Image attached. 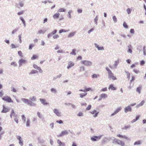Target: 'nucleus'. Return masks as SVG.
Listing matches in <instances>:
<instances>
[{
	"label": "nucleus",
	"instance_id": "f257e3e1",
	"mask_svg": "<svg viewBox=\"0 0 146 146\" xmlns=\"http://www.w3.org/2000/svg\"><path fill=\"white\" fill-rule=\"evenodd\" d=\"M106 69L108 72V78L110 79H112L113 80H116V78L115 76L113 75V74L109 68L107 67L106 68Z\"/></svg>",
	"mask_w": 146,
	"mask_h": 146
},
{
	"label": "nucleus",
	"instance_id": "5fc2aeb1",
	"mask_svg": "<svg viewBox=\"0 0 146 146\" xmlns=\"http://www.w3.org/2000/svg\"><path fill=\"white\" fill-rule=\"evenodd\" d=\"M34 46V45L33 44H30L29 45V50H31L32 49V48Z\"/></svg>",
	"mask_w": 146,
	"mask_h": 146
},
{
	"label": "nucleus",
	"instance_id": "c756f323",
	"mask_svg": "<svg viewBox=\"0 0 146 146\" xmlns=\"http://www.w3.org/2000/svg\"><path fill=\"white\" fill-rule=\"evenodd\" d=\"M38 57V56L36 55H33L32 57L31 58L32 60H34L37 59Z\"/></svg>",
	"mask_w": 146,
	"mask_h": 146
},
{
	"label": "nucleus",
	"instance_id": "393cba45",
	"mask_svg": "<svg viewBox=\"0 0 146 146\" xmlns=\"http://www.w3.org/2000/svg\"><path fill=\"white\" fill-rule=\"evenodd\" d=\"M76 32H74L70 33L68 35V37L70 38L73 36L75 34Z\"/></svg>",
	"mask_w": 146,
	"mask_h": 146
},
{
	"label": "nucleus",
	"instance_id": "79ce46f5",
	"mask_svg": "<svg viewBox=\"0 0 146 146\" xmlns=\"http://www.w3.org/2000/svg\"><path fill=\"white\" fill-rule=\"evenodd\" d=\"M85 88V92H88L90 90H92V88Z\"/></svg>",
	"mask_w": 146,
	"mask_h": 146
},
{
	"label": "nucleus",
	"instance_id": "dca6fc26",
	"mask_svg": "<svg viewBox=\"0 0 146 146\" xmlns=\"http://www.w3.org/2000/svg\"><path fill=\"white\" fill-rule=\"evenodd\" d=\"M40 100L41 103L44 105H47L48 104V103L46 102V100L44 99L40 98Z\"/></svg>",
	"mask_w": 146,
	"mask_h": 146
},
{
	"label": "nucleus",
	"instance_id": "69168bd1",
	"mask_svg": "<svg viewBox=\"0 0 146 146\" xmlns=\"http://www.w3.org/2000/svg\"><path fill=\"white\" fill-rule=\"evenodd\" d=\"M44 33V32L42 31V30H40L38 32V34H40L42 33L43 34Z\"/></svg>",
	"mask_w": 146,
	"mask_h": 146
},
{
	"label": "nucleus",
	"instance_id": "58836bf2",
	"mask_svg": "<svg viewBox=\"0 0 146 146\" xmlns=\"http://www.w3.org/2000/svg\"><path fill=\"white\" fill-rule=\"evenodd\" d=\"M85 70V68L84 66H82L80 67V71L81 72L82 71H84Z\"/></svg>",
	"mask_w": 146,
	"mask_h": 146
},
{
	"label": "nucleus",
	"instance_id": "0e129e2a",
	"mask_svg": "<svg viewBox=\"0 0 146 146\" xmlns=\"http://www.w3.org/2000/svg\"><path fill=\"white\" fill-rule=\"evenodd\" d=\"M37 115L38 116L39 118H41L42 117L41 115L40 112H38L37 113Z\"/></svg>",
	"mask_w": 146,
	"mask_h": 146
},
{
	"label": "nucleus",
	"instance_id": "cd10ccee",
	"mask_svg": "<svg viewBox=\"0 0 146 146\" xmlns=\"http://www.w3.org/2000/svg\"><path fill=\"white\" fill-rule=\"evenodd\" d=\"M128 50L127 52L129 53H131L132 52V46L131 45H129L128 46Z\"/></svg>",
	"mask_w": 146,
	"mask_h": 146
},
{
	"label": "nucleus",
	"instance_id": "9d476101",
	"mask_svg": "<svg viewBox=\"0 0 146 146\" xmlns=\"http://www.w3.org/2000/svg\"><path fill=\"white\" fill-rule=\"evenodd\" d=\"M101 137V136H94L93 137H92L91 138V139L92 141H96L97 139H100Z\"/></svg>",
	"mask_w": 146,
	"mask_h": 146
},
{
	"label": "nucleus",
	"instance_id": "a18cd8bd",
	"mask_svg": "<svg viewBox=\"0 0 146 146\" xmlns=\"http://www.w3.org/2000/svg\"><path fill=\"white\" fill-rule=\"evenodd\" d=\"M20 18L24 26H25V21L23 19L22 17H20Z\"/></svg>",
	"mask_w": 146,
	"mask_h": 146
},
{
	"label": "nucleus",
	"instance_id": "c85d7f7f",
	"mask_svg": "<svg viewBox=\"0 0 146 146\" xmlns=\"http://www.w3.org/2000/svg\"><path fill=\"white\" fill-rule=\"evenodd\" d=\"M69 30L68 29V30H66L65 29H61V30H60L59 31V33H63V32H68V31H69Z\"/></svg>",
	"mask_w": 146,
	"mask_h": 146
},
{
	"label": "nucleus",
	"instance_id": "f03ea898",
	"mask_svg": "<svg viewBox=\"0 0 146 146\" xmlns=\"http://www.w3.org/2000/svg\"><path fill=\"white\" fill-rule=\"evenodd\" d=\"M112 142L113 143H116L121 146H124L125 145V143L124 142L117 139H115L113 140Z\"/></svg>",
	"mask_w": 146,
	"mask_h": 146
},
{
	"label": "nucleus",
	"instance_id": "2f4dec72",
	"mask_svg": "<svg viewBox=\"0 0 146 146\" xmlns=\"http://www.w3.org/2000/svg\"><path fill=\"white\" fill-rule=\"evenodd\" d=\"M30 120L29 119H27L26 122V125L27 127H29L30 125Z\"/></svg>",
	"mask_w": 146,
	"mask_h": 146
},
{
	"label": "nucleus",
	"instance_id": "4be33fe9",
	"mask_svg": "<svg viewBox=\"0 0 146 146\" xmlns=\"http://www.w3.org/2000/svg\"><path fill=\"white\" fill-rule=\"evenodd\" d=\"M96 110H93V111L91 112L90 113L92 114H94V113H95V114L94 115V117H96L97 116L98 114V112L96 113Z\"/></svg>",
	"mask_w": 146,
	"mask_h": 146
},
{
	"label": "nucleus",
	"instance_id": "1a4fd4ad",
	"mask_svg": "<svg viewBox=\"0 0 146 146\" xmlns=\"http://www.w3.org/2000/svg\"><path fill=\"white\" fill-rule=\"evenodd\" d=\"M68 133L67 131H62V132L60 133L59 135L57 136L58 137H61L65 135H66L68 134Z\"/></svg>",
	"mask_w": 146,
	"mask_h": 146
},
{
	"label": "nucleus",
	"instance_id": "9b49d317",
	"mask_svg": "<svg viewBox=\"0 0 146 146\" xmlns=\"http://www.w3.org/2000/svg\"><path fill=\"white\" fill-rule=\"evenodd\" d=\"M33 66L34 68L38 70L40 72L42 73V71L41 68L40 67L36 65L35 64H34Z\"/></svg>",
	"mask_w": 146,
	"mask_h": 146
},
{
	"label": "nucleus",
	"instance_id": "72a5a7b5",
	"mask_svg": "<svg viewBox=\"0 0 146 146\" xmlns=\"http://www.w3.org/2000/svg\"><path fill=\"white\" fill-rule=\"evenodd\" d=\"M135 80V77L134 76H131V79L130 81V84H131L132 82L134 80Z\"/></svg>",
	"mask_w": 146,
	"mask_h": 146
},
{
	"label": "nucleus",
	"instance_id": "680f3d73",
	"mask_svg": "<svg viewBox=\"0 0 146 146\" xmlns=\"http://www.w3.org/2000/svg\"><path fill=\"white\" fill-rule=\"evenodd\" d=\"M119 63V61L118 60L115 61V62L114 65L115 66H116L117 65V64H118Z\"/></svg>",
	"mask_w": 146,
	"mask_h": 146
},
{
	"label": "nucleus",
	"instance_id": "052dcab7",
	"mask_svg": "<svg viewBox=\"0 0 146 146\" xmlns=\"http://www.w3.org/2000/svg\"><path fill=\"white\" fill-rule=\"evenodd\" d=\"M56 122L59 124H62L63 123V121L61 120H60L59 121H56Z\"/></svg>",
	"mask_w": 146,
	"mask_h": 146
},
{
	"label": "nucleus",
	"instance_id": "3c124183",
	"mask_svg": "<svg viewBox=\"0 0 146 146\" xmlns=\"http://www.w3.org/2000/svg\"><path fill=\"white\" fill-rule=\"evenodd\" d=\"M130 127V126L129 125L125 126L123 128V129H126L128 128H129Z\"/></svg>",
	"mask_w": 146,
	"mask_h": 146
},
{
	"label": "nucleus",
	"instance_id": "f3484780",
	"mask_svg": "<svg viewBox=\"0 0 146 146\" xmlns=\"http://www.w3.org/2000/svg\"><path fill=\"white\" fill-rule=\"evenodd\" d=\"M74 64L73 62L71 61L69 62L68 63V65L67 67L68 69H69L72 67L74 65Z\"/></svg>",
	"mask_w": 146,
	"mask_h": 146
},
{
	"label": "nucleus",
	"instance_id": "bb28decb",
	"mask_svg": "<svg viewBox=\"0 0 146 146\" xmlns=\"http://www.w3.org/2000/svg\"><path fill=\"white\" fill-rule=\"evenodd\" d=\"M141 86H139L137 88L136 91L140 94L141 93Z\"/></svg>",
	"mask_w": 146,
	"mask_h": 146
},
{
	"label": "nucleus",
	"instance_id": "603ef678",
	"mask_svg": "<svg viewBox=\"0 0 146 146\" xmlns=\"http://www.w3.org/2000/svg\"><path fill=\"white\" fill-rule=\"evenodd\" d=\"M11 47L12 48H16L17 47V46H16L15 44H12L11 45Z\"/></svg>",
	"mask_w": 146,
	"mask_h": 146
},
{
	"label": "nucleus",
	"instance_id": "49530a36",
	"mask_svg": "<svg viewBox=\"0 0 146 146\" xmlns=\"http://www.w3.org/2000/svg\"><path fill=\"white\" fill-rule=\"evenodd\" d=\"M123 26L126 29H127L128 28V26L125 22H124L123 23Z\"/></svg>",
	"mask_w": 146,
	"mask_h": 146
},
{
	"label": "nucleus",
	"instance_id": "ea45409f",
	"mask_svg": "<svg viewBox=\"0 0 146 146\" xmlns=\"http://www.w3.org/2000/svg\"><path fill=\"white\" fill-rule=\"evenodd\" d=\"M99 76V75L98 74H94L92 76V78H97Z\"/></svg>",
	"mask_w": 146,
	"mask_h": 146
},
{
	"label": "nucleus",
	"instance_id": "a211bd4d",
	"mask_svg": "<svg viewBox=\"0 0 146 146\" xmlns=\"http://www.w3.org/2000/svg\"><path fill=\"white\" fill-rule=\"evenodd\" d=\"M94 45L95 47L97 48L99 50H104V48L103 46L100 47L97 44L95 43Z\"/></svg>",
	"mask_w": 146,
	"mask_h": 146
},
{
	"label": "nucleus",
	"instance_id": "864d4df0",
	"mask_svg": "<svg viewBox=\"0 0 146 146\" xmlns=\"http://www.w3.org/2000/svg\"><path fill=\"white\" fill-rule=\"evenodd\" d=\"M113 21L115 22H116L117 21V18L115 16H113Z\"/></svg>",
	"mask_w": 146,
	"mask_h": 146
},
{
	"label": "nucleus",
	"instance_id": "bf43d9fd",
	"mask_svg": "<svg viewBox=\"0 0 146 146\" xmlns=\"http://www.w3.org/2000/svg\"><path fill=\"white\" fill-rule=\"evenodd\" d=\"M140 64L141 65H143L145 64V62L143 60H141L140 62Z\"/></svg>",
	"mask_w": 146,
	"mask_h": 146
},
{
	"label": "nucleus",
	"instance_id": "ddd939ff",
	"mask_svg": "<svg viewBox=\"0 0 146 146\" xmlns=\"http://www.w3.org/2000/svg\"><path fill=\"white\" fill-rule=\"evenodd\" d=\"M10 116L12 118L13 117H17V115L16 114L14 110H12L10 115Z\"/></svg>",
	"mask_w": 146,
	"mask_h": 146
},
{
	"label": "nucleus",
	"instance_id": "f8f14e48",
	"mask_svg": "<svg viewBox=\"0 0 146 146\" xmlns=\"http://www.w3.org/2000/svg\"><path fill=\"white\" fill-rule=\"evenodd\" d=\"M108 97V95L107 94L104 93H103L101 94L100 96V98L99 100H100L102 99V98H105Z\"/></svg>",
	"mask_w": 146,
	"mask_h": 146
},
{
	"label": "nucleus",
	"instance_id": "a19ab883",
	"mask_svg": "<svg viewBox=\"0 0 146 146\" xmlns=\"http://www.w3.org/2000/svg\"><path fill=\"white\" fill-rule=\"evenodd\" d=\"M65 10L64 9L60 8L58 9V11L59 12H65Z\"/></svg>",
	"mask_w": 146,
	"mask_h": 146
},
{
	"label": "nucleus",
	"instance_id": "0eeeda50",
	"mask_svg": "<svg viewBox=\"0 0 146 146\" xmlns=\"http://www.w3.org/2000/svg\"><path fill=\"white\" fill-rule=\"evenodd\" d=\"M3 109L1 111L2 113H6L9 111V109L6 108L4 105H3Z\"/></svg>",
	"mask_w": 146,
	"mask_h": 146
},
{
	"label": "nucleus",
	"instance_id": "7c9ffc66",
	"mask_svg": "<svg viewBox=\"0 0 146 146\" xmlns=\"http://www.w3.org/2000/svg\"><path fill=\"white\" fill-rule=\"evenodd\" d=\"M30 100H31V101L30 102H34L36 101V98L35 97L33 96L32 98H30Z\"/></svg>",
	"mask_w": 146,
	"mask_h": 146
},
{
	"label": "nucleus",
	"instance_id": "39448f33",
	"mask_svg": "<svg viewBox=\"0 0 146 146\" xmlns=\"http://www.w3.org/2000/svg\"><path fill=\"white\" fill-rule=\"evenodd\" d=\"M81 63L82 64L87 66H90L92 64V63L91 62L86 60L82 61Z\"/></svg>",
	"mask_w": 146,
	"mask_h": 146
},
{
	"label": "nucleus",
	"instance_id": "de8ad7c7",
	"mask_svg": "<svg viewBox=\"0 0 146 146\" xmlns=\"http://www.w3.org/2000/svg\"><path fill=\"white\" fill-rule=\"evenodd\" d=\"M133 72L136 74H138L139 73L140 71L139 70L137 69H134L133 70Z\"/></svg>",
	"mask_w": 146,
	"mask_h": 146
},
{
	"label": "nucleus",
	"instance_id": "774afa93",
	"mask_svg": "<svg viewBox=\"0 0 146 146\" xmlns=\"http://www.w3.org/2000/svg\"><path fill=\"white\" fill-rule=\"evenodd\" d=\"M15 118L14 119V120H15V121H16V122L17 123H18V122H19V121H18V118L17 117H15Z\"/></svg>",
	"mask_w": 146,
	"mask_h": 146
},
{
	"label": "nucleus",
	"instance_id": "20e7f679",
	"mask_svg": "<svg viewBox=\"0 0 146 146\" xmlns=\"http://www.w3.org/2000/svg\"><path fill=\"white\" fill-rule=\"evenodd\" d=\"M22 101L25 103H27L28 105L31 106H34L35 105V104L32 102L28 99L23 98L21 99Z\"/></svg>",
	"mask_w": 146,
	"mask_h": 146
},
{
	"label": "nucleus",
	"instance_id": "6ab92c4d",
	"mask_svg": "<svg viewBox=\"0 0 146 146\" xmlns=\"http://www.w3.org/2000/svg\"><path fill=\"white\" fill-rule=\"evenodd\" d=\"M57 143L59 144L58 146H65V144L64 142H62L60 140L58 139Z\"/></svg>",
	"mask_w": 146,
	"mask_h": 146
},
{
	"label": "nucleus",
	"instance_id": "338daca9",
	"mask_svg": "<svg viewBox=\"0 0 146 146\" xmlns=\"http://www.w3.org/2000/svg\"><path fill=\"white\" fill-rule=\"evenodd\" d=\"M19 144L21 146H22L23 145V143L22 139L20 140V141H19Z\"/></svg>",
	"mask_w": 146,
	"mask_h": 146
},
{
	"label": "nucleus",
	"instance_id": "8fccbe9b",
	"mask_svg": "<svg viewBox=\"0 0 146 146\" xmlns=\"http://www.w3.org/2000/svg\"><path fill=\"white\" fill-rule=\"evenodd\" d=\"M59 37V36L58 35H55L53 36V38L55 39L58 38Z\"/></svg>",
	"mask_w": 146,
	"mask_h": 146
},
{
	"label": "nucleus",
	"instance_id": "b1692460",
	"mask_svg": "<svg viewBox=\"0 0 146 146\" xmlns=\"http://www.w3.org/2000/svg\"><path fill=\"white\" fill-rule=\"evenodd\" d=\"M144 103L145 101L143 100L139 104L137 105V106H136V107L137 108H138L140 106H143L144 104Z\"/></svg>",
	"mask_w": 146,
	"mask_h": 146
},
{
	"label": "nucleus",
	"instance_id": "412c9836",
	"mask_svg": "<svg viewBox=\"0 0 146 146\" xmlns=\"http://www.w3.org/2000/svg\"><path fill=\"white\" fill-rule=\"evenodd\" d=\"M109 90H114L116 89V88L114 87L112 84H110L108 88Z\"/></svg>",
	"mask_w": 146,
	"mask_h": 146
},
{
	"label": "nucleus",
	"instance_id": "a878e982",
	"mask_svg": "<svg viewBox=\"0 0 146 146\" xmlns=\"http://www.w3.org/2000/svg\"><path fill=\"white\" fill-rule=\"evenodd\" d=\"M38 73V71L36 70H32L29 73V74H32L35 73Z\"/></svg>",
	"mask_w": 146,
	"mask_h": 146
},
{
	"label": "nucleus",
	"instance_id": "423d86ee",
	"mask_svg": "<svg viewBox=\"0 0 146 146\" xmlns=\"http://www.w3.org/2000/svg\"><path fill=\"white\" fill-rule=\"evenodd\" d=\"M53 112L57 116L60 117L61 116V113L58 109H54Z\"/></svg>",
	"mask_w": 146,
	"mask_h": 146
},
{
	"label": "nucleus",
	"instance_id": "2eb2a0df",
	"mask_svg": "<svg viewBox=\"0 0 146 146\" xmlns=\"http://www.w3.org/2000/svg\"><path fill=\"white\" fill-rule=\"evenodd\" d=\"M131 108L130 106H128L125 108V111L127 113L128 111H131Z\"/></svg>",
	"mask_w": 146,
	"mask_h": 146
},
{
	"label": "nucleus",
	"instance_id": "4c0bfd02",
	"mask_svg": "<svg viewBox=\"0 0 146 146\" xmlns=\"http://www.w3.org/2000/svg\"><path fill=\"white\" fill-rule=\"evenodd\" d=\"M75 52L76 50L75 49H73L72 52H71L70 54L72 55H75L76 54Z\"/></svg>",
	"mask_w": 146,
	"mask_h": 146
},
{
	"label": "nucleus",
	"instance_id": "4d7b16f0",
	"mask_svg": "<svg viewBox=\"0 0 146 146\" xmlns=\"http://www.w3.org/2000/svg\"><path fill=\"white\" fill-rule=\"evenodd\" d=\"M77 115L78 116H82L83 115V114L82 112H80L77 114Z\"/></svg>",
	"mask_w": 146,
	"mask_h": 146
},
{
	"label": "nucleus",
	"instance_id": "37998d69",
	"mask_svg": "<svg viewBox=\"0 0 146 146\" xmlns=\"http://www.w3.org/2000/svg\"><path fill=\"white\" fill-rule=\"evenodd\" d=\"M141 142L140 141H137L135 142L134 143V145H139L141 144Z\"/></svg>",
	"mask_w": 146,
	"mask_h": 146
},
{
	"label": "nucleus",
	"instance_id": "13d9d810",
	"mask_svg": "<svg viewBox=\"0 0 146 146\" xmlns=\"http://www.w3.org/2000/svg\"><path fill=\"white\" fill-rule=\"evenodd\" d=\"M91 107V105H89L86 108V110H89L90 109Z\"/></svg>",
	"mask_w": 146,
	"mask_h": 146
},
{
	"label": "nucleus",
	"instance_id": "aec40b11",
	"mask_svg": "<svg viewBox=\"0 0 146 146\" xmlns=\"http://www.w3.org/2000/svg\"><path fill=\"white\" fill-rule=\"evenodd\" d=\"M117 137H119L121 138H124V139H128V138L127 136H125V135H120L119 134H117Z\"/></svg>",
	"mask_w": 146,
	"mask_h": 146
},
{
	"label": "nucleus",
	"instance_id": "5701e85b",
	"mask_svg": "<svg viewBox=\"0 0 146 146\" xmlns=\"http://www.w3.org/2000/svg\"><path fill=\"white\" fill-rule=\"evenodd\" d=\"M60 14L59 13H57L53 15V17L54 19L58 18L59 17Z\"/></svg>",
	"mask_w": 146,
	"mask_h": 146
},
{
	"label": "nucleus",
	"instance_id": "473e14b6",
	"mask_svg": "<svg viewBox=\"0 0 146 146\" xmlns=\"http://www.w3.org/2000/svg\"><path fill=\"white\" fill-rule=\"evenodd\" d=\"M126 73H127V78L128 79V80L130 79V74L128 72H125Z\"/></svg>",
	"mask_w": 146,
	"mask_h": 146
},
{
	"label": "nucleus",
	"instance_id": "c03bdc74",
	"mask_svg": "<svg viewBox=\"0 0 146 146\" xmlns=\"http://www.w3.org/2000/svg\"><path fill=\"white\" fill-rule=\"evenodd\" d=\"M131 10L132 9L130 8H128L127 9V11L128 14H129L131 13Z\"/></svg>",
	"mask_w": 146,
	"mask_h": 146
},
{
	"label": "nucleus",
	"instance_id": "e2e57ef3",
	"mask_svg": "<svg viewBox=\"0 0 146 146\" xmlns=\"http://www.w3.org/2000/svg\"><path fill=\"white\" fill-rule=\"evenodd\" d=\"M24 13V11H21L20 12H18L17 13L18 15H22Z\"/></svg>",
	"mask_w": 146,
	"mask_h": 146
},
{
	"label": "nucleus",
	"instance_id": "c9c22d12",
	"mask_svg": "<svg viewBox=\"0 0 146 146\" xmlns=\"http://www.w3.org/2000/svg\"><path fill=\"white\" fill-rule=\"evenodd\" d=\"M18 54L22 58L23 57V56L21 51H18Z\"/></svg>",
	"mask_w": 146,
	"mask_h": 146
},
{
	"label": "nucleus",
	"instance_id": "09e8293b",
	"mask_svg": "<svg viewBox=\"0 0 146 146\" xmlns=\"http://www.w3.org/2000/svg\"><path fill=\"white\" fill-rule=\"evenodd\" d=\"M107 90V88H103L100 91L101 92H105V91H106Z\"/></svg>",
	"mask_w": 146,
	"mask_h": 146
},
{
	"label": "nucleus",
	"instance_id": "4468645a",
	"mask_svg": "<svg viewBox=\"0 0 146 146\" xmlns=\"http://www.w3.org/2000/svg\"><path fill=\"white\" fill-rule=\"evenodd\" d=\"M121 107L118 108L115 111L114 113H113L111 114V116H113L114 115L116 114L117 113H118L119 111H120L121 110Z\"/></svg>",
	"mask_w": 146,
	"mask_h": 146
},
{
	"label": "nucleus",
	"instance_id": "6e6d98bb",
	"mask_svg": "<svg viewBox=\"0 0 146 146\" xmlns=\"http://www.w3.org/2000/svg\"><path fill=\"white\" fill-rule=\"evenodd\" d=\"M51 92H52L54 93H56V90L53 88H52L51 89Z\"/></svg>",
	"mask_w": 146,
	"mask_h": 146
},
{
	"label": "nucleus",
	"instance_id": "7ed1b4c3",
	"mask_svg": "<svg viewBox=\"0 0 146 146\" xmlns=\"http://www.w3.org/2000/svg\"><path fill=\"white\" fill-rule=\"evenodd\" d=\"M2 99L7 102L13 103V101L11 97L8 96H5L2 98Z\"/></svg>",
	"mask_w": 146,
	"mask_h": 146
},
{
	"label": "nucleus",
	"instance_id": "f704fd0d",
	"mask_svg": "<svg viewBox=\"0 0 146 146\" xmlns=\"http://www.w3.org/2000/svg\"><path fill=\"white\" fill-rule=\"evenodd\" d=\"M11 65L13 66L14 67L17 66V64L16 63V62H12L11 63Z\"/></svg>",
	"mask_w": 146,
	"mask_h": 146
},
{
	"label": "nucleus",
	"instance_id": "6e6552de",
	"mask_svg": "<svg viewBox=\"0 0 146 146\" xmlns=\"http://www.w3.org/2000/svg\"><path fill=\"white\" fill-rule=\"evenodd\" d=\"M27 62V61L24 59H21L19 61V63L20 66H21L23 64H25Z\"/></svg>",
	"mask_w": 146,
	"mask_h": 146
},
{
	"label": "nucleus",
	"instance_id": "e433bc0d",
	"mask_svg": "<svg viewBox=\"0 0 146 146\" xmlns=\"http://www.w3.org/2000/svg\"><path fill=\"white\" fill-rule=\"evenodd\" d=\"M87 94L86 93H83L81 94H80V97L81 98L83 97H84Z\"/></svg>",
	"mask_w": 146,
	"mask_h": 146
}]
</instances>
